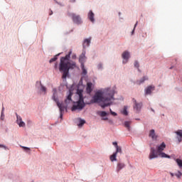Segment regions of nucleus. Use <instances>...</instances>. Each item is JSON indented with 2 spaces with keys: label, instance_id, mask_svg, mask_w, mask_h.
Segmentation results:
<instances>
[{
  "label": "nucleus",
  "instance_id": "1",
  "mask_svg": "<svg viewBox=\"0 0 182 182\" xmlns=\"http://www.w3.org/2000/svg\"><path fill=\"white\" fill-rule=\"evenodd\" d=\"M114 95H116V88L114 87L101 88L95 92L90 103H97L102 109H105V107L113 105Z\"/></svg>",
  "mask_w": 182,
  "mask_h": 182
},
{
  "label": "nucleus",
  "instance_id": "2",
  "mask_svg": "<svg viewBox=\"0 0 182 182\" xmlns=\"http://www.w3.org/2000/svg\"><path fill=\"white\" fill-rule=\"evenodd\" d=\"M70 55H72V50L69 51L65 56L61 57L60 60L59 71L63 73V79H66L69 76V70L79 69L76 62L70 60Z\"/></svg>",
  "mask_w": 182,
  "mask_h": 182
},
{
  "label": "nucleus",
  "instance_id": "3",
  "mask_svg": "<svg viewBox=\"0 0 182 182\" xmlns=\"http://www.w3.org/2000/svg\"><path fill=\"white\" fill-rule=\"evenodd\" d=\"M83 89H85L83 80H80L77 87V101L73 103V107L71 108L72 112L83 110V108L86 106L84 100L85 97L83 96Z\"/></svg>",
  "mask_w": 182,
  "mask_h": 182
},
{
  "label": "nucleus",
  "instance_id": "4",
  "mask_svg": "<svg viewBox=\"0 0 182 182\" xmlns=\"http://www.w3.org/2000/svg\"><path fill=\"white\" fill-rule=\"evenodd\" d=\"M166 149V143L162 142L161 144L156 145V149L151 147L150 152L149 154V160H153L161 157V159H171L170 155L163 152Z\"/></svg>",
  "mask_w": 182,
  "mask_h": 182
},
{
  "label": "nucleus",
  "instance_id": "5",
  "mask_svg": "<svg viewBox=\"0 0 182 182\" xmlns=\"http://www.w3.org/2000/svg\"><path fill=\"white\" fill-rule=\"evenodd\" d=\"M60 97H62V92H60V91H58L56 88L53 89L52 99L55 102L60 112H63V110H66V106H64L63 103L59 102V99H60Z\"/></svg>",
  "mask_w": 182,
  "mask_h": 182
},
{
  "label": "nucleus",
  "instance_id": "6",
  "mask_svg": "<svg viewBox=\"0 0 182 182\" xmlns=\"http://www.w3.org/2000/svg\"><path fill=\"white\" fill-rule=\"evenodd\" d=\"M68 16H70L73 23L79 26V25H82L83 23V20H82V17L80 15H76L75 13H68Z\"/></svg>",
  "mask_w": 182,
  "mask_h": 182
},
{
  "label": "nucleus",
  "instance_id": "7",
  "mask_svg": "<svg viewBox=\"0 0 182 182\" xmlns=\"http://www.w3.org/2000/svg\"><path fill=\"white\" fill-rule=\"evenodd\" d=\"M36 87L39 95H46V93H48V89L46 88V87L42 85V82L41 81H37L36 82Z\"/></svg>",
  "mask_w": 182,
  "mask_h": 182
},
{
  "label": "nucleus",
  "instance_id": "8",
  "mask_svg": "<svg viewBox=\"0 0 182 182\" xmlns=\"http://www.w3.org/2000/svg\"><path fill=\"white\" fill-rule=\"evenodd\" d=\"M130 51L125 50L122 54V64L126 65L129 63V59H130Z\"/></svg>",
  "mask_w": 182,
  "mask_h": 182
},
{
  "label": "nucleus",
  "instance_id": "9",
  "mask_svg": "<svg viewBox=\"0 0 182 182\" xmlns=\"http://www.w3.org/2000/svg\"><path fill=\"white\" fill-rule=\"evenodd\" d=\"M133 102V107H134V110L136 112L139 113V112H140L141 110V107H143V103L141 102H138L137 100H136L135 99L132 100Z\"/></svg>",
  "mask_w": 182,
  "mask_h": 182
},
{
  "label": "nucleus",
  "instance_id": "10",
  "mask_svg": "<svg viewBox=\"0 0 182 182\" xmlns=\"http://www.w3.org/2000/svg\"><path fill=\"white\" fill-rule=\"evenodd\" d=\"M72 90L68 92L67 98L65 100V104H63V106H65L66 109H68V106L72 103Z\"/></svg>",
  "mask_w": 182,
  "mask_h": 182
},
{
  "label": "nucleus",
  "instance_id": "11",
  "mask_svg": "<svg viewBox=\"0 0 182 182\" xmlns=\"http://www.w3.org/2000/svg\"><path fill=\"white\" fill-rule=\"evenodd\" d=\"M16 123L18 126V127H26V124L25 123V122H23V120H22V117L16 114Z\"/></svg>",
  "mask_w": 182,
  "mask_h": 182
},
{
  "label": "nucleus",
  "instance_id": "12",
  "mask_svg": "<svg viewBox=\"0 0 182 182\" xmlns=\"http://www.w3.org/2000/svg\"><path fill=\"white\" fill-rule=\"evenodd\" d=\"M87 19H89L92 23H95V22H96V19L95 18V13L92 10H90L88 11Z\"/></svg>",
  "mask_w": 182,
  "mask_h": 182
},
{
  "label": "nucleus",
  "instance_id": "13",
  "mask_svg": "<svg viewBox=\"0 0 182 182\" xmlns=\"http://www.w3.org/2000/svg\"><path fill=\"white\" fill-rule=\"evenodd\" d=\"M126 167V164H124V162H117V166H116V172L117 173H120V171H122V170H123V168H124Z\"/></svg>",
  "mask_w": 182,
  "mask_h": 182
},
{
  "label": "nucleus",
  "instance_id": "14",
  "mask_svg": "<svg viewBox=\"0 0 182 182\" xmlns=\"http://www.w3.org/2000/svg\"><path fill=\"white\" fill-rule=\"evenodd\" d=\"M97 114L102 117V120H109V118L107 117V112L105 111H97Z\"/></svg>",
  "mask_w": 182,
  "mask_h": 182
},
{
  "label": "nucleus",
  "instance_id": "15",
  "mask_svg": "<svg viewBox=\"0 0 182 182\" xmlns=\"http://www.w3.org/2000/svg\"><path fill=\"white\" fill-rule=\"evenodd\" d=\"M149 137L154 140L156 141L157 140V134H156V131L154 129H151L149 131Z\"/></svg>",
  "mask_w": 182,
  "mask_h": 182
},
{
  "label": "nucleus",
  "instance_id": "16",
  "mask_svg": "<svg viewBox=\"0 0 182 182\" xmlns=\"http://www.w3.org/2000/svg\"><path fill=\"white\" fill-rule=\"evenodd\" d=\"M175 134H176V139L178 141V143H181L182 141V129H178L176 132H175Z\"/></svg>",
  "mask_w": 182,
  "mask_h": 182
},
{
  "label": "nucleus",
  "instance_id": "17",
  "mask_svg": "<svg viewBox=\"0 0 182 182\" xmlns=\"http://www.w3.org/2000/svg\"><path fill=\"white\" fill-rule=\"evenodd\" d=\"M155 89L154 85H149L146 88H145V95H151V92H153Z\"/></svg>",
  "mask_w": 182,
  "mask_h": 182
},
{
  "label": "nucleus",
  "instance_id": "18",
  "mask_svg": "<svg viewBox=\"0 0 182 182\" xmlns=\"http://www.w3.org/2000/svg\"><path fill=\"white\" fill-rule=\"evenodd\" d=\"M90 43H92V37L84 38L82 41V46H85V45L87 46H90Z\"/></svg>",
  "mask_w": 182,
  "mask_h": 182
},
{
  "label": "nucleus",
  "instance_id": "19",
  "mask_svg": "<svg viewBox=\"0 0 182 182\" xmlns=\"http://www.w3.org/2000/svg\"><path fill=\"white\" fill-rule=\"evenodd\" d=\"M79 62L81 63V66L85 65V62H86V55H85V53H82L80 55Z\"/></svg>",
  "mask_w": 182,
  "mask_h": 182
},
{
  "label": "nucleus",
  "instance_id": "20",
  "mask_svg": "<svg viewBox=\"0 0 182 182\" xmlns=\"http://www.w3.org/2000/svg\"><path fill=\"white\" fill-rule=\"evenodd\" d=\"M93 84L92 82H87V87H86V92L87 93H92V91L93 90Z\"/></svg>",
  "mask_w": 182,
  "mask_h": 182
},
{
  "label": "nucleus",
  "instance_id": "21",
  "mask_svg": "<svg viewBox=\"0 0 182 182\" xmlns=\"http://www.w3.org/2000/svg\"><path fill=\"white\" fill-rule=\"evenodd\" d=\"M146 80H149V77L144 76L140 80L136 81V84L137 85H141L142 83H144V82H146Z\"/></svg>",
  "mask_w": 182,
  "mask_h": 182
},
{
  "label": "nucleus",
  "instance_id": "22",
  "mask_svg": "<svg viewBox=\"0 0 182 182\" xmlns=\"http://www.w3.org/2000/svg\"><path fill=\"white\" fill-rule=\"evenodd\" d=\"M109 160L113 163V161H117V153H113L110 156H109Z\"/></svg>",
  "mask_w": 182,
  "mask_h": 182
},
{
  "label": "nucleus",
  "instance_id": "23",
  "mask_svg": "<svg viewBox=\"0 0 182 182\" xmlns=\"http://www.w3.org/2000/svg\"><path fill=\"white\" fill-rule=\"evenodd\" d=\"M122 114H124V116H128L129 112L127 111V107L125 106L121 111Z\"/></svg>",
  "mask_w": 182,
  "mask_h": 182
},
{
  "label": "nucleus",
  "instance_id": "24",
  "mask_svg": "<svg viewBox=\"0 0 182 182\" xmlns=\"http://www.w3.org/2000/svg\"><path fill=\"white\" fill-rule=\"evenodd\" d=\"M77 120H78V123H77L78 127H82V126H83V124H85V123H86V121H85L84 119H82L80 118H79Z\"/></svg>",
  "mask_w": 182,
  "mask_h": 182
},
{
  "label": "nucleus",
  "instance_id": "25",
  "mask_svg": "<svg viewBox=\"0 0 182 182\" xmlns=\"http://www.w3.org/2000/svg\"><path fill=\"white\" fill-rule=\"evenodd\" d=\"M124 124L128 130H130V124H132V122L126 121V122H124Z\"/></svg>",
  "mask_w": 182,
  "mask_h": 182
},
{
  "label": "nucleus",
  "instance_id": "26",
  "mask_svg": "<svg viewBox=\"0 0 182 182\" xmlns=\"http://www.w3.org/2000/svg\"><path fill=\"white\" fill-rule=\"evenodd\" d=\"M115 149H116V151L114 153H117H117H120V154H122V147L117 146V147Z\"/></svg>",
  "mask_w": 182,
  "mask_h": 182
},
{
  "label": "nucleus",
  "instance_id": "27",
  "mask_svg": "<svg viewBox=\"0 0 182 182\" xmlns=\"http://www.w3.org/2000/svg\"><path fill=\"white\" fill-rule=\"evenodd\" d=\"M58 55H59V54L55 55V56H54L53 58H51L49 60V63H53V62H56V60H58Z\"/></svg>",
  "mask_w": 182,
  "mask_h": 182
},
{
  "label": "nucleus",
  "instance_id": "28",
  "mask_svg": "<svg viewBox=\"0 0 182 182\" xmlns=\"http://www.w3.org/2000/svg\"><path fill=\"white\" fill-rule=\"evenodd\" d=\"M134 66L136 69H139V68H140V64L139 63V61L135 60L134 63Z\"/></svg>",
  "mask_w": 182,
  "mask_h": 182
},
{
  "label": "nucleus",
  "instance_id": "29",
  "mask_svg": "<svg viewBox=\"0 0 182 182\" xmlns=\"http://www.w3.org/2000/svg\"><path fill=\"white\" fill-rule=\"evenodd\" d=\"M24 151H26V153H30L31 152V148L27 147V146H21Z\"/></svg>",
  "mask_w": 182,
  "mask_h": 182
},
{
  "label": "nucleus",
  "instance_id": "30",
  "mask_svg": "<svg viewBox=\"0 0 182 182\" xmlns=\"http://www.w3.org/2000/svg\"><path fill=\"white\" fill-rule=\"evenodd\" d=\"M81 68L82 70V74L83 75H87V70H86V68H85V65H81Z\"/></svg>",
  "mask_w": 182,
  "mask_h": 182
},
{
  "label": "nucleus",
  "instance_id": "31",
  "mask_svg": "<svg viewBox=\"0 0 182 182\" xmlns=\"http://www.w3.org/2000/svg\"><path fill=\"white\" fill-rule=\"evenodd\" d=\"M98 70H102L103 69V64L99 63L97 66Z\"/></svg>",
  "mask_w": 182,
  "mask_h": 182
},
{
  "label": "nucleus",
  "instance_id": "32",
  "mask_svg": "<svg viewBox=\"0 0 182 182\" xmlns=\"http://www.w3.org/2000/svg\"><path fill=\"white\" fill-rule=\"evenodd\" d=\"M175 176L177 177V178H180L182 176V173L181 171H178L177 173H175Z\"/></svg>",
  "mask_w": 182,
  "mask_h": 182
},
{
  "label": "nucleus",
  "instance_id": "33",
  "mask_svg": "<svg viewBox=\"0 0 182 182\" xmlns=\"http://www.w3.org/2000/svg\"><path fill=\"white\" fill-rule=\"evenodd\" d=\"M53 1L55 4H57V5H59L60 6H65V5H63L62 3L58 1V0H53Z\"/></svg>",
  "mask_w": 182,
  "mask_h": 182
},
{
  "label": "nucleus",
  "instance_id": "34",
  "mask_svg": "<svg viewBox=\"0 0 182 182\" xmlns=\"http://www.w3.org/2000/svg\"><path fill=\"white\" fill-rule=\"evenodd\" d=\"M73 31H74L73 28H72L69 31H65V32H64V35H69L70 33H72V32H73Z\"/></svg>",
  "mask_w": 182,
  "mask_h": 182
},
{
  "label": "nucleus",
  "instance_id": "35",
  "mask_svg": "<svg viewBox=\"0 0 182 182\" xmlns=\"http://www.w3.org/2000/svg\"><path fill=\"white\" fill-rule=\"evenodd\" d=\"M0 119H1V120H2V121L5 120V114H4V112H1Z\"/></svg>",
  "mask_w": 182,
  "mask_h": 182
},
{
  "label": "nucleus",
  "instance_id": "36",
  "mask_svg": "<svg viewBox=\"0 0 182 182\" xmlns=\"http://www.w3.org/2000/svg\"><path fill=\"white\" fill-rule=\"evenodd\" d=\"M109 112L112 116H117V113L112 111V109H109Z\"/></svg>",
  "mask_w": 182,
  "mask_h": 182
},
{
  "label": "nucleus",
  "instance_id": "37",
  "mask_svg": "<svg viewBox=\"0 0 182 182\" xmlns=\"http://www.w3.org/2000/svg\"><path fill=\"white\" fill-rule=\"evenodd\" d=\"M71 58H72L73 60H75L76 59V58H77L76 54L75 53L72 54Z\"/></svg>",
  "mask_w": 182,
  "mask_h": 182
},
{
  "label": "nucleus",
  "instance_id": "38",
  "mask_svg": "<svg viewBox=\"0 0 182 182\" xmlns=\"http://www.w3.org/2000/svg\"><path fill=\"white\" fill-rule=\"evenodd\" d=\"M134 33H136V29L133 28L132 31H131V36H133V35H134Z\"/></svg>",
  "mask_w": 182,
  "mask_h": 182
},
{
  "label": "nucleus",
  "instance_id": "39",
  "mask_svg": "<svg viewBox=\"0 0 182 182\" xmlns=\"http://www.w3.org/2000/svg\"><path fill=\"white\" fill-rule=\"evenodd\" d=\"M0 149H4L5 150H6V149H8L6 147V146L4 145V144H0Z\"/></svg>",
  "mask_w": 182,
  "mask_h": 182
},
{
  "label": "nucleus",
  "instance_id": "40",
  "mask_svg": "<svg viewBox=\"0 0 182 182\" xmlns=\"http://www.w3.org/2000/svg\"><path fill=\"white\" fill-rule=\"evenodd\" d=\"M63 112H65V110L60 111V117L62 119V117H63Z\"/></svg>",
  "mask_w": 182,
  "mask_h": 182
},
{
  "label": "nucleus",
  "instance_id": "41",
  "mask_svg": "<svg viewBox=\"0 0 182 182\" xmlns=\"http://www.w3.org/2000/svg\"><path fill=\"white\" fill-rule=\"evenodd\" d=\"M139 25V21H136V23H135V24L134 25V28H133V29H136V28H137V26Z\"/></svg>",
  "mask_w": 182,
  "mask_h": 182
},
{
  "label": "nucleus",
  "instance_id": "42",
  "mask_svg": "<svg viewBox=\"0 0 182 182\" xmlns=\"http://www.w3.org/2000/svg\"><path fill=\"white\" fill-rule=\"evenodd\" d=\"M141 37H142V38H147V33H144L141 35Z\"/></svg>",
  "mask_w": 182,
  "mask_h": 182
},
{
  "label": "nucleus",
  "instance_id": "43",
  "mask_svg": "<svg viewBox=\"0 0 182 182\" xmlns=\"http://www.w3.org/2000/svg\"><path fill=\"white\" fill-rule=\"evenodd\" d=\"M113 146H115V148L117 147V143L116 141L112 142Z\"/></svg>",
  "mask_w": 182,
  "mask_h": 182
},
{
  "label": "nucleus",
  "instance_id": "44",
  "mask_svg": "<svg viewBox=\"0 0 182 182\" xmlns=\"http://www.w3.org/2000/svg\"><path fill=\"white\" fill-rule=\"evenodd\" d=\"M71 4H76V0H70Z\"/></svg>",
  "mask_w": 182,
  "mask_h": 182
},
{
  "label": "nucleus",
  "instance_id": "45",
  "mask_svg": "<svg viewBox=\"0 0 182 182\" xmlns=\"http://www.w3.org/2000/svg\"><path fill=\"white\" fill-rule=\"evenodd\" d=\"M49 15H50V16L53 15V11L50 10V13H49Z\"/></svg>",
  "mask_w": 182,
  "mask_h": 182
},
{
  "label": "nucleus",
  "instance_id": "46",
  "mask_svg": "<svg viewBox=\"0 0 182 182\" xmlns=\"http://www.w3.org/2000/svg\"><path fill=\"white\" fill-rule=\"evenodd\" d=\"M4 112H5V107H2V109H1V113H4Z\"/></svg>",
  "mask_w": 182,
  "mask_h": 182
},
{
  "label": "nucleus",
  "instance_id": "47",
  "mask_svg": "<svg viewBox=\"0 0 182 182\" xmlns=\"http://www.w3.org/2000/svg\"><path fill=\"white\" fill-rule=\"evenodd\" d=\"M171 177H174V176H176V174L173 173H170Z\"/></svg>",
  "mask_w": 182,
  "mask_h": 182
},
{
  "label": "nucleus",
  "instance_id": "48",
  "mask_svg": "<svg viewBox=\"0 0 182 182\" xmlns=\"http://www.w3.org/2000/svg\"><path fill=\"white\" fill-rule=\"evenodd\" d=\"M122 16V12L119 11L118 12V16Z\"/></svg>",
  "mask_w": 182,
  "mask_h": 182
},
{
  "label": "nucleus",
  "instance_id": "49",
  "mask_svg": "<svg viewBox=\"0 0 182 182\" xmlns=\"http://www.w3.org/2000/svg\"><path fill=\"white\" fill-rule=\"evenodd\" d=\"M119 19H123V17H122V16H119Z\"/></svg>",
  "mask_w": 182,
  "mask_h": 182
},
{
  "label": "nucleus",
  "instance_id": "50",
  "mask_svg": "<svg viewBox=\"0 0 182 182\" xmlns=\"http://www.w3.org/2000/svg\"><path fill=\"white\" fill-rule=\"evenodd\" d=\"M109 123H112V120H109Z\"/></svg>",
  "mask_w": 182,
  "mask_h": 182
}]
</instances>
